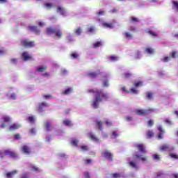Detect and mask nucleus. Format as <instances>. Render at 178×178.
Returning a JSON list of instances; mask_svg holds the SVG:
<instances>
[{"instance_id":"f257e3e1","label":"nucleus","mask_w":178,"mask_h":178,"mask_svg":"<svg viewBox=\"0 0 178 178\" xmlns=\"http://www.w3.org/2000/svg\"><path fill=\"white\" fill-rule=\"evenodd\" d=\"M88 92L95 94V99L92 104V106L95 109H98V108H99V102H101L102 99H108V95L101 90L89 89Z\"/></svg>"},{"instance_id":"f03ea898","label":"nucleus","mask_w":178,"mask_h":178,"mask_svg":"<svg viewBox=\"0 0 178 178\" xmlns=\"http://www.w3.org/2000/svg\"><path fill=\"white\" fill-rule=\"evenodd\" d=\"M46 34L47 35H51V34H56L57 38H62L63 33L60 29H56L52 27H47L46 29Z\"/></svg>"},{"instance_id":"7ed1b4c3","label":"nucleus","mask_w":178,"mask_h":178,"mask_svg":"<svg viewBox=\"0 0 178 178\" xmlns=\"http://www.w3.org/2000/svg\"><path fill=\"white\" fill-rule=\"evenodd\" d=\"M154 108H148L147 110L137 109L135 111V113L138 115V116H147V115H149V113L154 112Z\"/></svg>"},{"instance_id":"20e7f679","label":"nucleus","mask_w":178,"mask_h":178,"mask_svg":"<svg viewBox=\"0 0 178 178\" xmlns=\"http://www.w3.org/2000/svg\"><path fill=\"white\" fill-rule=\"evenodd\" d=\"M21 44H22L24 48H33L35 46L34 41H29L27 40L21 41Z\"/></svg>"},{"instance_id":"39448f33","label":"nucleus","mask_w":178,"mask_h":178,"mask_svg":"<svg viewBox=\"0 0 178 178\" xmlns=\"http://www.w3.org/2000/svg\"><path fill=\"white\" fill-rule=\"evenodd\" d=\"M102 155L108 161H113V154L108 150H104L102 152Z\"/></svg>"},{"instance_id":"423d86ee","label":"nucleus","mask_w":178,"mask_h":178,"mask_svg":"<svg viewBox=\"0 0 178 178\" xmlns=\"http://www.w3.org/2000/svg\"><path fill=\"white\" fill-rule=\"evenodd\" d=\"M21 150L24 154H26V155H30V154H31V148L28 145H23L21 147Z\"/></svg>"},{"instance_id":"0eeeda50","label":"nucleus","mask_w":178,"mask_h":178,"mask_svg":"<svg viewBox=\"0 0 178 178\" xmlns=\"http://www.w3.org/2000/svg\"><path fill=\"white\" fill-rule=\"evenodd\" d=\"M5 155H8L10 158H13V159H15V158H17V154L16 152L10 151L9 149H6L4 151Z\"/></svg>"},{"instance_id":"6e6552de","label":"nucleus","mask_w":178,"mask_h":178,"mask_svg":"<svg viewBox=\"0 0 178 178\" xmlns=\"http://www.w3.org/2000/svg\"><path fill=\"white\" fill-rule=\"evenodd\" d=\"M115 23H116L115 21H113L111 23L103 22L102 26L104 29H113L115 27Z\"/></svg>"},{"instance_id":"1a4fd4ad","label":"nucleus","mask_w":178,"mask_h":178,"mask_svg":"<svg viewBox=\"0 0 178 178\" xmlns=\"http://www.w3.org/2000/svg\"><path fill=\"white\" fill-rule=\"evenodd\" d=\"M47 106H48V104L46 102L40 103L36 111L39 113L43 112L44 108H47Z\"/></svg>"},{"instance_id":"9d476101","label":"nucleus","mask_w":178,"mask_h":178,"mask_svg":"<svg viewBox=\"0 0 178 178\" xmlns=\"http://www.w3.org/2000/svg\"><path fill=\"white\" fill-rule=\"evenodd\" d=\"M136 147L138 148L140 152H142L143 154H147V150H145V146L144 144H136Z\"/></svg>"},{"instance_id":"9b49d317","label":"nucleus","mask_w":178,"mask_h":178,"mask_svg":"<svg viewBox=\"0 0 178 178\" xmlns=\"http://www.w3.org/2000/svg\"><path fill=\"white\" fill-rule=\"evenodd\" d=\"M28 29L31 31H33V33H35V34H40V33H41V31H40V29H38V27L35 26H28Z\"/></svg>"},{"instance_id":"f8f14e48","label":"nucleus","mask_w":178,"mask_h":178,"mask_svg":"<svg viewBox=\"0 0 178 178\" xmlns=\"http://www.w3.org/2000/svg\"><path fill=\"white\" fill-rule=\"evenodd\" d=\"M160 149L161 151H163V152H165V151H173L175 149L174 147H172L170 149V147H169V145L168 144H165V145H163L160 147Z\"/></svg>"},{"instance_id":"ddd939ff","label":"nucleus","mask_w":178,"mask_h":178,"mask_svg":"<svg viewBox=\"0 0 178 178\" xmlns=\"http://www.w3.org/2000/svg\"><path fill=\"white\" fill-rule=\"evenodd\" d=\"M22 58H24V60H33V57H31L26 51H24L22 53Z\"/></svg>"},{"instance_id":"4468645a","label":"nucleus","mask_w":178,"mask_h":178,"mask_svg":"<svg viewBox=\"0 0 178 178\" xmlns=\"http://www.w3.org/2000/svg\"><path fill=\"white\" fill-rule=\"evenodd\" d=\"M99 74H101V72L98 70L97 72H89L87 74V76L91 79H95V77L99 76Z\"/></svg>"},{"instance_id":"2eb2a0df","label":"nucleus","mask_w":178,"mask_h":178,"mask_svg":"<svg viewBox=\"0 0 178 178\" xmlns=\"http://www.w3.org/2000/svg\"><path fill=\"white\" fill-rule=\"evenodd\" d=\"M44 129L47 130V131H51V130H52V124L50 122L47 121L44 122Z\"/></svg>"},{"instance_id":"dca6fc26","label":"nucleus","mask_w":178,"mask_h":178,"mask_svg":"<svg viewBox=\"0 0 178 178\" xmlns=\"http://www.w3.org/2000/svg\"><path fill=\"white\" fill-rule=\"evenodd\" d=\"M95 123H96L97 129H98L100 131H102L104 129V127H102V124H103L102 121L96 120Z\"/></svg>"},{"instance_id":"f3484780","label":"nucleus","mask_w":178,"mask_h":178,"mask_svg":"<svg viewBox=\"0 0 178 178\" xmlns=\"http://www.w3.org/2000/svg\"><path fill=\"white\" fill-rule=\"evenodd\" d=\"M17 173V170H15L13 171L7 172L6 176L7 178H13L14 175H16Z\"/></svg>"},{"instance_id":"a211bd4d","label":"nucleus","mask_w":178,"mask_h":178,"mask_svg":"<svg viewBox=\"0 0 178 178\" xmlns=\"http://www.w3.org/2000/svg\"><path fill=\"white\" fill-rule=\"evenodd\" d=\"M89 137H90V140H92V141H95V143H99V138H97V136H95V135L90 134L89 135Z\"/></svg>"},{"instance_id":"6ab92c4d","label":"nucleus","mask_w":178,"mask_h":178,"mask_svg":"<svg viewBox=\"0 0 178 178\" xmlns=\"http://www.w3.org/2000/svg\"><path fill=\"white\" fill-rule=\"evenodd\" d=\"M63 123L65 126H67L68 127H72V126H73V123L69 120H64Z\"/></svg>"},{"instance_id":"aec40b11","label":"nucleus","mask_w":178,"mask_h":178,"mask_svg":"<svg viewBox=\"0 0 178 178\" xmlns=\"http://www.w3.org/2000/svg\"><path fill=\"white\" fill-rule=\"evenodd\" d=\"M20 127V125H17V124H13V125L9 127L10 131H13V130H17Z\"/></svg>"},{"instance_id":"412c9836","label":"nucleus","mask_w":178,"mask_h":178,"mask_svg":"<svg viewBox=\"0 0 178 178\" xmlns=\"http://www.w3.org/2000/svg\"><path fill=\"white\" fill-rule=\"evenodd\" d=\"M134 87H136V88H138V87H143V83L141 81H134Z\"/></svg>"},{"instance_id":"4be33fe9","label":"nucleus","mask_w":178,"mask_h":178,"mask_svg":"<svg viewBox=\"0 0 178 178\" xmlns=\"http://www.w3.org/2000/svg\"><path fill=\"white\" fill-rule=\"evenodd\" d=\"M131 76H133V74H131L130 71H128L123 74L122 77L123 79H130Z\"/></svg>"},{"instance_id":"5701e85b","label":"nucleus","mask_w":178,"mask_h":178,"mask_svg":"<svg viewBox=\"0 0 178 178\" xmlns=\"http://www.w3.org/2000/svg\"><path fill=\"white\" fill-rule=\"evenodd\" d=\"M47 70V66H40L39 67H37L36 71L39 72L40 73H42L43 72H45Z\"/></svg>"},{"instance_id":"b1692460","label":"nucleus","mask_w":178,"mask_h":178,"mask_svg":"<svg viewBox=\"0 0 178 178\" xmlns=\"http://www.w3.org/2000/svg\"><path fill=\"white\" fill-rule=\"evenodd\" d=\"M172 9L178 12V1H172Z\"/></svg>"},{"instance_id":"393cba45","label":"nucleus","mask_w":178,"mask_h":178,"mask_svg":"<svg viewBox=\"0 0 178 178\" xmlns=\"http://www.w3.org/2000/svg\"><path fill=\"white\" fill-rule=\"evenodd\" d=\"M146 136L147 138H152V137H154V132L151 130L147 131Z\"/></svg>"},{"instance_id":"a878e982","label":"nucleus","mask_w":178,"mask_h":178,"mask_svg":"<svg viewBox=\"0 0 178 178\" xmlns=\"http://www.w3.org/2000/svg\"><path fill=\"white\" fill-rule=\"evenodd\" d=\"M28 122H29V123H31L32 124H34V123H35V118H34V116H29L27 118Z\"/></svg>"},{"instance_id":"bb28decb","label":"nucleus","mask_w":178,"mask_h":178,"mask_svg":"<svg viewBox=\"0 0 178 178\" xmlns=\"http://www.w3.org/2000/svg\"><path fill=\"white\" fill-rule=\"evenodd\" d=\"M145 51L147 52V54L152 55V54H154V52H155V50L151 47H147L145 49Z\"/></svg>"},{"instance_id":"cd10ccee","label":"nucleus","mask_w":178,"mask_h":178,"mask_svg":"<svg viewBox=\"0 0 178 178\" xmlns=\"http://www.w3.org/2000/svg\"><path fill=\"white\" fill-rule=\"evenodd\" d=\"M124 37L125 38H127V40H131V38H133V35H131L130 33L129 32H125L124 33Z\"/></svg>"},{"instance_id":"c85d7f7f","label":"nucleus","mask_w":178,"mask_h":178,"mask_svg":"<svg viewBox=\"0 0 178 178\" xmlns=\"http://www.w3.org/2000/svg\"><path fill=\"white\" fill-rule=\"evenodd\" d=\"M138 22H140V20L138 19V18H137L136 17H131L130 18L131 23H138Z\"/></svg>"},{"instance_id":"c756f323","label":"nucleus","mask_w":178,"mask_h":178,"mask_svg":"<svg viewBox=\"0 0 178 178\" xmlns=\"http://www.w3.org/2000/svg\"><path fill=\"white\" fill-rule=\"evenodd\" d=\"M129 166H131V168H134V169H138V166H137V164H136V163L132 161L129 162Z\"/></svg>"},{"instance_id":"7c9ffc66","label":"nucleus","mask_w":178,"mask_h":178,"mask_svg":"<svg viewBox=\"0 0 178 178\" xmlns=\"http://www.w3.org/2000/svg\"><path fill=\"white\" fill-rule=\"evenodd\" d=\"M70 92H72V88H68L65 90L63 91V95H69V94H70Z\"/></svg>"},{"instance_id":"2f4dec72","label":"nucleus","mask_w":178,"mask_h":178,"mask_svg":"<svg viewBox=\"0 0 178 178\" xmlns=\"http://www.w3.org/2000/svg\"><path fill=\"white\" fill-rule=\"evenodd\" d=\"M74 33L76 34H77V35H80L81 34V33H83V30L81 29V28L78 27L75 31Z\"/></svg>"},{"instance_id":"473e14b6","label":"nucleus","mask_w":178,"mask_h":178,"mask_svg":"<svg viewBox=\"0 0 178 178\" xmlns=\"http://www.w3.org/2000/svg\"><path fill=\"white\" fill-rule=\"evenodd\" d=\"M57 12L60 13V15H65V10L62 8L60 6H58L57 8Z\"/></svg>"},{"instance_id":"72a5a7b5","label":"nucleus","mask_w":178,"mask_h":178,"mask_svg":"<svg viewBox=\"0 0 178 178\" xmlns=\"http://www.w3.org/2000/svg\"><path fill=\"white\" fill-rule=\"evenodd\" d=\"M102 45V42L101 41L96 42L93 44V48H98Z\"/></svg>"},{"instance_id":"f704fd0d","label":"nucleus","mask_w":178,"mask_h":178,"mask_svg":"<svg viewBox=\"0 0 178 178\" xmlns=\"http://www.w3.org/2000/svg\"><path fill=\"white\" fill-rule=\"evenodd\" d=\"M31 170H34V172H38V173H40V172H41L40 168L35 166V165H33Z\"/></svg>"},{"instance_id":"c9c22d12","label":"nucleus","mask_w":178,"mask_h":178,"mask_svg":"<svg viewBox=\"0 0 178 178\" xmlns=\"http://www.w3.org/2000/svg\"><path fill=\"white\" fill-rule=\"evenodd\" d=\"M171 58L176 59L177 58V51H172L170 54Z\"/></svg>"},{"instance_id":"e433bc0d","label":"nucleus","mask_w":178,"mask_h":178,"mask_svg":"<svg viewBox=\"0 0 178 178\" xmlns=\"http://www.w3.org/2000/svg\"><path fill=\"white\" fill-rule=\"evenodd\" d=\"M129 92H131V94L137 95V94H138V90L134 88H132L130 89Z\"/></svg>"},{"instance_id":"4c0bfd02","label":"nucleus","mask_w":178,"mask_h":178,"mask_svg":"<svg viewBox=\"0 0 178 178\" xmlns=\"http://www.w3.org/2000/svg\"><path fill=\"white\" fill-rule=\"evenodd\" d=\"M152 157L154 161H161V156L159 154H153Z\"/></svg>"},{"instance_id":"58836bf2","label":"nucleus","mask_w":178,"mask_h":178,"mask_svg":"<svg viewBox=\"0 0 178 178\" xmlns=\"http://www.w3.org/2000/svg\"><path fill=\"white\" fill-rule=\"evenodd\" d=\"M30 177V174H29L28 172H24L23 173L20 178H29Z\"/></svg>"},{"instance_id":"ea45409f","label":"nucleus","mask_w":178,"mask_h":178,"mask_svg":"<svg viewBox=\"0 0 178 178\" xmlns=\"http://www.w3.org/2000/svg\"><path fill=\"white\" fill-rule=\"evenodd\" d=\"M3 120L4 122H10V117L4 116V117H3Z\"/></svg>"},{"instance_id":"a19ab883","label":"nucleus","mask_w":178,"mask_h":178,"mask_svg":"<svg viewBox=\"0 0 178 178\" xmlns=\"http://www.w3.org/2000/svg\"><path fill=\"white\" fill-rule=\"evenodd\" d=\"M110 60L111 62H116V60H118V56H110Z\"/></svg>"},{"instance_id":"79ce46f5","label":"nucleus","mask_w":178,"mask_h":178,"mask_svg":"<svg viewBox=\"0 0 178 178\" xmlns=\"http://www.w3.org/2000/svg\"><path fill=\"white\" fill-rule=\"evenodd\" d=\"M171 58L169 56H165L163 58L161 59L162 62L166 63V62H169V60H170Z\"/></svg>"},{"instance_id":"37998d69","label":"nucleus","mask_w":178,"mask_h":178,"mask_svg":"<svg viewBox=\"0 0 178 178\" xmlns=\"http://www.w3.org/2000/svg\"><path fill=\"white\" fill-rule=\"evenodd\" d=\"M44 6L47 8V9H51V8H54V5L52 3H44Z\"/></svg>"},{"instance_id":"c03bdc74","label":"nucleus","mask_w":178,"mask_h":178,"mask_svg":"<svg viewBox=\"0 0 178 178\" xmlns=\"http://www.w3.org/2000/svg\"><path fill=\"white\" fill-rule=\"evenodd\" d=\"M136 158H140V159L141 160L142 162H145V161H147L146 157H141V156H140V155L136 154Z\"/></svg>"},{"instance_id":"a18cd8bd","label":"nucleus","mask_w":178,"mask_h":178,"mask_svg":"<svg viewBox=\"0 0 178 178\" xmlns=\"http://www.w3.org/2000/svg\"><path fill=\"white\" fill-rule=\"evenodd\" d=\"M170 156L173 159H178V155L175 153L170 154Z\"/></svg>"},{"instance_id":"49530a36","label":"nucleus","mask_w":178,"mask_h":178,"mask_svg":"<svg viewBox=\"0 0 178 178\" xmlns=\"http://www.w3.org/2000/svg\"><path fill=\"white\" fill-rule=\"evenodd\" d=\"M95 31V28L94 26H90L88 29V33H94Z\"/></svg>"},{"instance_id":"de8ad7c7","label":"nucleus","mask_w":178,"mask_h":178,"mask_svg":"<svg viewBox=\"0 0 178 178\" xmlns=\"http://www.w3.org/2000/svg\"><path fill=\"white\" fill-rule=\"evenodd\" d=\"M148 34H149L152 37H156V33H155V32H154V31H152L151 30L148 31Z\"/></svg>"},{"instance_id":"09e8293b","label":"nucleus","mask_w":178,"mask_h":178,"mask_svg":"<svg viewBox=\"0 0 178 178\" xmlns=\"http://www.w3.org/2000/svg\"><path fill=\"white\" fill-rule=\"evenodd\" d=\"M79 143V140H72L71 141V144H72L73 145H74V147H77V144Z\"/></svg>"},{"instance_id":"8fccbe9b","label":"nucleus","mask_w":178,"mask_h":178,"mask_svg":"<svg viewBox=\"0 0 178 178\" xmlns=\"http://www.w3.org/2000/svg\"><path fill=\"white\" fill-rule=\"evenodd\" d=\"M81 149L82 151H88V147L87 145L81 146Z\"/></svg>"},{"instance_id":"3c124183","label":"nucleus","mask_w":178,"mask_h":178,"mask_svg":"<svg viewBox=\"0 0 178 178\" xmlns=\"http://www.w3.org/2000/svg\"><path fill=\"white\" fill-rule=\"evenodd\" d=\"M79 56V54H76V53H72L71 54V58H72V59H76V58Z\"/></svg>"},{"instance_id":"603ef678","label":"nucleus","mask_w":178,"mask_h":178,"mask_svg":"<svg viewBox=\"0 0 178 178\" xmlns=\"http://www.w3.org/2000/svg\"><path fill=\"white\" fill-rule=\"evenodd\" d=\"M98 16H104V15H105V11L100 10L98 13H97Z\"/></svg>"},{"instance_id":"864d4df0","label":"nucleus","mask_w":178,"mask_h":178,"mask_svg":"<svg viewBox=\"0 0 178 178\" xmlns=\"http://www.w3.org/2000/svg\"><path fill=\"white\" fill-rule=\"evenodd\" d=\"M122 92H127V94H129L130 91L127 90V89L126 88V87H122L121 88Z\"/></svg>"},{"instance_id":"5fc2aeb1","label":"nucleus","mask_w":178,"mask_h":178,"mask_svg":"<svg viewBox=\"0 0 178 178\" xmlns=\"http://www.w3.org/2000/svg\"><path fill=\"white\" fill-rule=\"evenodd\" d=\"M125 119L127 122H131V120H133V117L128 115L125 118Z\"/></svg>"},{"instance_id":"6e6d98bb","label":"nucleus","mask_w":178,"mask_h":178,"mask_svg":"<svg viewBox=\"0 0 178 178\" xmlns=\"http://www.w3.org/2000/svg\"><path fill=\"white\" fill-rule=\"evenodd\" d=\"M147 98H148V99H152V93L151 92H147Z\"/></svg>"},{"instance_id":"4d7b16f0","label":"nucleus","mask_w":178,"mask_h":178,"mask_svg":"<svg viewBox=\"0 0 178 178\" xmlns=\"http://www.w3.org/2000/svg\"><path fill=\"white\" fill-rule=\"evenodd\" d=\"M148 126H149V127H151L152 126L154 125V121L152 120H149L147 122Z\"/></svg>"},{"instance_id":"13d9d810","label":"nucleus","mask_w":178,"mask_h":178,"mask_svg":"<svg viewBox=\"0 0 178 178\" xmlns=\"http://www.w3.org/2000/svg\"><path fill=\"white\" fill-rule=\"evenodd\" d=\"M105 124H106L107 126H112V122L109 121V120H106Z\"/></svg>"},{"instance_id":"bf43d9fd","label":"nucleus","mask_w":178,"mask_h":178,"mask_svg":"<svg viewBox=\"0 0 178 178\" xmlns=\"http://www.w3.org/2000/svg\"><path fill=\"white\" fill-rule=\"evenodd\" d=\"M103 84H104V87H108L109 86V83L108 82V80L104 81Z\"/></svg>"},{"instance_id":"052dcab7","label":"nucleus","mask_w":178,"mask_h":178,"mask_svg":"<svg viewBox=\"0 0 178 178\" xmlns=\"http://www.w3.org/2000/svg\"><path fill=\"white\" fill-rule=\"evenodd\" d=\"M15 140H20V134H16L14 136Z\"/></svg>"},{"instance_id":"680f3d73","label":"nucleus","mask_w":178,"mask_h":178,"mask_svg":"<svg viewBox=\"0 0 178 178\" xmlns=\"http://www.w3.org/2000/svg\"><path fill=\"white\" fill-rule=\"evenodd\" d=\"M113 177H114V178H120V174L114 173V174H113Z\"/></svg>"},{"instance_id":"e2e57ef3","label":"nucleus","mask_w":178,"mask_h":178,"mask_svg":"<svg viewBox=\"0 0 178 178\" xmlns=\"http://www.w3.org/2000/svg\"><path fill=\"white\" fill-rule=\"evenodd\" d=\"M29 133H31V134H35V128H32L29 130Z\"/></svg>"},{"instance_id":"0e129e2a","label":"nucleus","mask_w":178,"mask_h":178,"mask_svg":"<svg viewBox=\"0 0 178 178\" xmlns=\"http://www.w3.org/2000/svg\"><path fill=\"white\" fill-rule=\"evenodd\" d=\"M84 176L86 178H91V177L90 176V172H84Z\"/></svg>"},{"instance_id":"69168bd1","label":"nucleus","mask_w":178,"mask_h":178,"mask_svg":"<svg viewBox=\"0 0 178 178\" xmlns=\"http://www.w3.org/2000/svg\"><path fill=\"white\" fill-rule=\"evenodd\" d=\"M5 152L0 151V158H1V159L5 158Z\"/></svg>"},{"instance_id":"338daca9","label":"nucleus","mask_w":178,"mask_h":178,"mask_svg":"<svg viewBox=\"0 0 178 178\" xmlns=\"http://www.w3.org/2000/svg\"><path fill=\"white\" fill-rule=\"evenodd\" d=\"M129 31H137V30L136 29V27L130 26L129 27Z\"/></svg>"},{"instance_id":"774afa93","label":"nucleus","mask_w":178,"mask_h":178,"mask_svg":"<svg viewBox=\"0 0 178 178\" xmlns=\"http://www.w3.org/2000/svg\"><path fill=\"white\" fill-rule=\"evenodd\" d=\"M158 130H159L161 133H165V131H163V128L161 126L158 127Z\"/></svg>"}]
</instances>
